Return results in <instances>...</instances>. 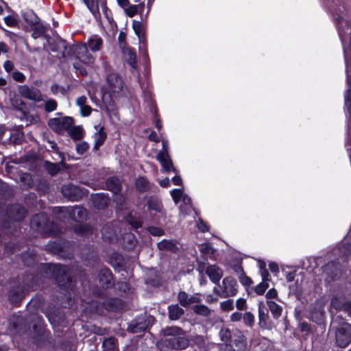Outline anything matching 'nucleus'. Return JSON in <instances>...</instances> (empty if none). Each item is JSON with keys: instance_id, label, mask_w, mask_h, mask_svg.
Segmentation results:
<instances>
[{"instance_id": "obj_1", "label": "nucleus", "mask_w": 351, "mask_h": 351, "mask_svg": "<svg viewBox=\"0 0 351 351\" xmlns=\"http://www.w3.org/2000/svg\"><path fill=\"white\" fill-rule=\"evenodd\" d=\"M163 333L166 337L162 340L161 344L170 348L183 350L189 345V341L180 328L176 326L168 327L164 329Z\"/></svg>"}, {"instance_id": "obj_2", "label": "nucleus", "mask_w": 351, "mask_h": 351, "mask_svg": "<svg viewBox=\"0 0 351 351\" xmlns=\"http://www.w3.org/2000/svg\"><path fill=\"white\" fill-rule=\"evenodd\" d=\"M171 195L175 204H178L180 202H182V204L180 205V209L182 213L187 214L191 210L192 206L191 198L186 195L182 189H173L171 191Z\"/></svg>"}, {"instance_id": "obj_3", "label": "nucleus", "mask_w": 351, "mask_h": 351, "mask_svg": "<svg viewBox=\"0 0 351 351\" xmlns=\"http://www.w3.org/2000/svg\"><path fill=\"white\" fill-rule=\"evenodd\" d=\"M48 125L53 131L61 134L66 131L73 125V118L71 117H58L50 119Z\"/></svg>"}, {"instance_id": "obj_4", "label": "nucleus", "mask_w": 351, "mask_h": 351, "mask_svg": "<svg viewBox=\"0 0 351 351\" xmlns=\"http://www.w3.org/2000/svg\"><path fill=\"white\" fill-rule=\"evenodd\" d=\"M107 93H104L103 99L107 97V94H109V97H111L112 95H115L118 94L123 88V80L115 73H110L107 77Z\"/></svg>"}, {"instance_id": "obj_5", "label": "nucleus", "mask_w": 351, "mask_h": 351, "mask_svg": "<svg viewBox=\"0 0 351 351\" xmlns=\"http://www.w3.org/2000/svg\"><path fill=\"white\" fill-rule=\"evenodd\" d=\"M336 341L338 346L346 347L351 342V325L343 324L336 331Z\"/></svg>"}, {"instance_id": "obj_6", "label": "nucleus", "mask_w": 351, "mask_h": 351, "mask_svg": "<svg viewBox=\"0 0 351 351\" xmlns=\"http://www.w3.org/2000/svg\"><path fill=\"white\" fill-rule=\"evenodd\" d=\"M74 53L77 58L85 64L91 65L95 61V57L89 53L86 43L76 45Z\"/></svg>"}, {"instance_id": "obj_7", "label": "nucleus", "mask_w": 351, "mask_h": 351, "mask_svg": "<svg viewBox=\"0 0 351 351\" xmlns=\"http://www.w3.org/2000/svg\"><path fill=\"white\" fill-rule=\"evenodd\" d=\"M132 27L139 40V51L145 58H148L147 43L145 38V23H132Z\"/></svg>"}, {"instance_id": "obj_8", "label": "nucleus", "mask_w": 351, "mask_h": 351, "mask_svg": "<svg viewBox=\"0 0 351 351\" xmlns=\"http://www.w3.org/2000/svg\"><path fill=\"white\" fill-rule=\"evenodd\" d=\"M221 297L228 298L237 294V285L236 280L232 277H226L222 281L221 286Z\"/></svg>"}, {"instance_id": "obj_9", "label": "nucleus", "mask_w": 351, "mask_h": 351, "mask_svg": "<svg viewBox=\"0 0 351 351\" xmlns=\"http://www.w3.org/2000/svg\"><path fill=\"white\" fill-rule=\"evenodd\" d=\"M62 195L71 201H78L84 194V191L78 186L65 184L62 188Z\"/></svg>"}, {"instance_id": "obj_10", "label": "nucleus", "mask_w": 351, "mask_h": 351, "mask_svg": "<svg viewBox=\"0 0 351 351\" xmlns=\"http://www.w3.org/2000/svg\"><path fill=\"white\" fill-rule=\"evenodd\" d=\"M19 94L29 100L39 101L43 99L40 91L35 88L27 85H21L18 88Z\"/></svg>"}, {"instance_id": "obj_11", "label": "nucleus", "mask_w": 351, "mask_h": 351, "mask_svg": "<svg viewBox=\"0 0 351 351\" xmlns=\"http://www.w3.org/2000/svg\"><path fill=\"white\" fill-rule=\"evenodd\" d=\"M337 29L343 45L346 40L349 39V46L346 50L348 51L349 57H351V23H338Z\"/></svg>"}, {"instance_id": "obj_12", "label": "nucleus", "mask_w": 351, "mask_h": 351, "mask_svg": "<svg viewBox=\"0 0 351 351\" xmlns=\"http://www.w3.org/2000/svg\"><path fill=\"white\" fill-rule=\"evenodd\" d=\"M147 211L152 217L157 214L164 215L165 213L160 199L156 197H151L147 201Z\"/></svg>"}, {"instance_id": "obj_13", "label": "nucleus", "mask_w": 351, "mask_h": 351, "mask_svg": "<svg viewBox=\"0 0 351 351\" xmlns=\"http://www.w3.org/2000/svg\"><path fill=\"white\" fill-rule=\"evenodd\" d=\"M121 49L124 56L125 60L128 62V64L133 69H136V53L135 51L130 47L126 46L125 43H121Z\"/></svg>"}, {"instance_id": "obj_14", "label": "nucleus", "mask_w": 351, "mask_h": 351, "mask_svg": "<svg viewBox=\"0 0 351 351\" xmlns=\"http://www.w3.org/2000/svg\"><path fill=\"white\" fill-rule=\"evenodd\" d=\"M178 300L180 305L184 307H187L192 304L199 303L201 302V298L198 293L194 294L193 295H189L184 291H180L178 293Z\"/></svg>"}, {"instance_id": "obj_15", "label": "nucleus", "mask_w": 351, "mask_h": 351, "mask_svg": "<svg viewBox=\"0 0 351 351\" xmlns=\"http://www.w3.org/2000/svg\"><path fill=\"white\" fill-rule=\"evenodd\" d=\"M51 269H52L56 274V278L58 283L60 286H65V279L68 280V276L66 275V267L62 265H53L51 267Z\"/></svg>"}, {"instance_id": "obj_16", "label": "nucleus", "mask_w": 351, "mask_h": 351, "mask_svg": "<svg viewBox=\"0 0 351 351\" xmlns=\"http://www.w3.org/2000/svg\"><path fill=\"white\" fill-rule=\"evenodd\" d=\"M60 210L62 212L68 213L69 215H73L72 217L75 221L82 220L85 219L87 215L86 210L80 206H76L73 208H61Z\"/></svg>"}, {"instance_id": "obj_17", "label": "nucleus", "mask_w": 351, "mask_h": 351, "mask_svg": "<svg viewBox=\"0 0 351 351\" xmlns=\"http://www.w3.org/2000/svg\"><path fill=\"white\" fill-rule=\"evenodd\" d=\"M206 274L215 284H219L223 276L222 270L216 265H208L206 269Z\"/></svg>"}, {"instance_id": "obj_18", "label": "nucleus", "mask_w": 351, "mask_h": 351, "mask_svg": "<svg viewBox=\"0 0 351 351\" xmlns=\"http://www.w3.org/2000/svg\"><path fill=\"white\" fill-rule=\"evenodd\" d=\"M156 158L161 164L165 171L169 172L171 170L175 171L172 161L168 153L158 152Z\"/></svg>"}, {"instance_id": "obj_19", "label": "nucleus", "mask_w": 351, "mask_h": 351, "mask_svg": "<svg viewBox=\"0 0 351 351\" xmlns=\"http://www.w3.org/2000/svg\"><path fill=\"white\" fill-rule=\"evenodd\" d=\"M76 104L80 109V114L82 117H88L92 112V108L87 104V98L85 96H81L76 100Z\"/></svg>"}, {"instance_id": "obj_20", "label": "nucleus", "mask_w": 351, "mask_h": 351, "mask_svg": "<svg viewBox=\"0 0 351 351\" xmlns=\"http://www.w3.org/2000/svg\"><path fill=\"white\" fill-rule=\"evenodd\" d=\"M112 274L108 269H103L99 274V280L103 288H108L112 285Z\"/></svg>"}, {"instance_id": "obj_21", "label": "nucleus", "mask_w": 351, "mask_h": 351, "mask_svg": "<svg viewBox=\"0 0 351 351\" xmlns=\"http://www.w3.org/2000/svg\"><path fill=\"white\" fill-rule=\"evenodd\" d=\"M87 47L89 48L93 52H96L101 50L103 45V40L101 38L98 36L94 35L88 39Z\"/></svg>"}, {"instance_id": "obj_22", "label": "nucleus", "mask_w": 351, "mask_h": 351, "mask_svg": "<svg viewBox=\"0 0 351 351\" xmlns=\"http://www.w3.org/2000/svg\"><path fill=\"white\" fill-rule=\"evenodd\" d=\"M95 129L97 132L93 136L95 140L94 148L95 149H98L99 147L104 143L106 138V134L102 127L96 126Z\"/></svg>"}, {"instance_id": "obj_23", "label": "nucleus", "mask_w": 351, "mask_h": 351, "mask_svg": "<svg viewBox=\"0 0 351 351\" xmlns=\"http://www.w3.org/2000/svg\"><path fill=\"white\" fill-rule=\"evenodd\" d=\"M102 237L109 242H114L117 239L116 231L110 226L104 227L101 230Z\"/></svg>"}, {"instance_id": "obj_24", "label": "nucleus", "mask_w": 351, "mask_h": 351, "mask_svg": "<svg viewBox=\"0 0 351 351\" xmlns=\"http://www.w3.org/2000/svg\"><path fill=\"white\" fill-rule=\"evenodd\" d=\"M106 186L118 197L117 193L121 191L120 180L117 178H110L106 181Z\"/></svg>"}, {"instance_id": "obj_25", "label": "nucleus", "mask_w": 351, "mask_h": 351, "mask_svg": "<svg viewBox=\"0 0 351 351\" xmlns=\"http://www.w3.org/2000/svg\"><path fill=\"white\" fill-rule=\"evenodd\" d=\"M47 42L49 45V50L54 52L59 51L63 53V51L65 48V42L64 40H62L60 39H58L56 40L49 39L47 40Z\"/></svg>"}, {"instance_id": "obj_26", "label": "nucleus", "mask_w": 351, "mask_h": 351, "mask_svg": "<svg viewBox=\"0 0 351 351\" xmlns=\"http://www.w3.org/2000/svg\"><path fill=\"white\" fill-rule=\"evenodd\" d=\"M21 16L24 22H40L36 14L31 9L22 10Z\"/></svg>"}, {"instance_id": "obj_27", "label": "nucleus", "mask_w": 351, "mask_h": 351, "mask_svg": "<svg viewBox=\"0 0 351 351\" xmlns=\"http://www.w3.org/2000/svg\"><path fill=\"white\" fill-rule=\"evenodd\" d=\"M108 202V198L104 193L97 194L93 197V203L95 206L99 209L107 206Z\"/></svg>"}, {"instance_id": "obj_28", "label": "nucleus", "mask_w": 351, "mask_h": 351, "mask_svg": "<svg viewBox=\"0 0 351 351\" xmlns=\"http://www.w3.org/2000/svg\"><path fill=\"white\" fill-rule=\"evenodd\" d=\"M184 314V310L178 304L169 306V316L171 319H178Z\"/></svg>"}, {"instance_id": "obj_29", "label": "nucleus", "mask_w": 351, "mask_h": 351, "mask_svg": "<svg viewBox=\"0 0 351 351\" xmlns=\"http://www.w3.org/2000/svg\"><path fill=\"white\" fill-rule=\"evenodd\" d=\"M281 270L287 282H292L295 279L296 269L289 265H281Z\"/></svg>"}, {"instance_id": "obj_30", "label": "nucleus", "mask_w": 351, "mask_h": 351, "mask_svg": "<svg viewBox=\"0 0 351 351\" xmlns=\"http://www.w3.org/2000/svg\"><path fill=\"white\" fill-rule=\"evenodd\" d=\"M267 304L274 318L278 319L281 315L282 307L274 301H267Z\"/></svg>"}, {"instance_id": "obj_31", "label": "nucleus", "mask_w": 351, "mask_h": 351, "mask_svg": "<svg viewBox=\"0 0 351 351\" xmlns=\"http://www.w3.org/2000/svg\"><path fill=\"white\" fill-rule=\"evenodd\" d=\"M46 221V216L44 214H38L32 217L30 221L31 227L33 228H40Z\"/></svg>"}, {"instance_id": "obj_32", "label": "nucleus", "mask_w": 351, "mask_h": 351, "mask_svg": "<svg viewBox=\"0 0 351 351\" xmlns=\"http://www.w3.org/2000/svg\"><path fill=\"white\" fill-rule=\"evenodd\" d=\"M136 188L140 192H145L150 189V184L144 177H139L136 181Z\"/></svg>"}, {"instance_id": "obj_33", "label": "nucleus", "mask_w": 351, "mask_h": 351, "mask_svg": "<svg viewBox=\"0 0 351 351\" xmlns=\"http://www.w3.org/2000/svg\"><path fill=\"white\" fill-rule=\"evenodd\" d=\"M32 25H32V28L33 29V32H32L33 38H37L42 36L43 35H45V36H46V35L45 34V28L43 23H32Z\"/></svg>"}, {"instance_id": "obj_34", "label": "nucleus", "mask_w": 351, "mask_h": 351, "mask_svg": "<svg viewBox=\"0 0 351 351\" xmlns=\"http://www.w3.org/2000/svg\"><path fill=\"white\" fill-rule=\"evenodd\" d=\"M344 56H345L346 74H347L346 82H347L348 85L350 86V82H351V57H349L348 51L345 48H344Z\"/></svg>"}, {"instance_id": "obj_35", "label": "nucleus", "mask_w": 351, "mask_h": 351, "mask_svg": "<svg viewBox=\"0 0 351 351\" xmlns=\"http://www.w3.org/2000/svg\"><path fill=\"white\" fill-rule=\"evenodd\" d=\"M69 135L75 140H79L82 138L83 130L80 126H71L67 130Z\"/></svg>"}, {"instance_id": "obj_36", "label": "nucleus", "mask_w": 351, "mask_h": 351, "mask_svg": "<svg viewBox=\"0 0 351 351\" xmlns=\"http://www.w3.org/2000/svg\"><path fill=\"white\" fill-rule=\"evenodd\" d=\"M351 238V231L349 232L348 234L346 236L345 240L343 241L339 250L341 253L343 255L346 256L351 253V244L348 243Z\"/></svg>"}, {"instance_id": "obj_37", "label": "nucleus", "mask_w": 351, "mask_h": 351, "mask_svg": "<svg viewBox=\"0 0 351 351\" xmlns=\"http://www.w3.org/2000/svg\"><path fill=\"white\" fill-rule=\"evenodd\" d=\"M143 8V3H139L138 5H128V6L124 8V10L127 16L132 17L138 12L139 8L142 9Z\"/></svg>"}, {"instance_id": "obj_38", "label": "nucleus", "mask_w": 351, "mask_h": 351, "mask_svg": "<svg viewBox=\"0 0 351 351\" xmlns=\"http://www.w3.org/2000/svg\"><path fill=\"white\" fill-rule=\"evenodd\" d=\"M90 12L96 17L99 14V7L97 0H82Z\"/></svg>"}, {"instance_id": "obj_39", "label": "nucleus", "mask_w": 351, "mask_h": 351, "mask_svg": "<svg viewBox=\"0 0 351 351\" xmlns=\"http://www.w3.org/2000/svg\"><path fill=\"white\" fill-rule=\"evenodd\" d=\"M106 306L108 309L115 311L120 310L123 306V304L121 300L113 298L108 302Z\"/></svg>"}, {"instance_id": "obj_40", "label": "nucleus", "mask_w": 351, "mask_h": 351, "mask_svg": "<svg viewBox=\"0 0 351 351\" xmlns=\"http://www.w3.org/2000/svg\"><path fill=\"white\" fill-rule=\"evenodd\" d=\"M193 309L195 313L205 317L208 316L211 312L210 308L203 304L195 305Z\"/></svg>"}, {"instance_id": "obj_41", "label": "nucleus", "mask_w": 351, "mask_h": 351, "mask_svg": "<svg viewBox=\"0 0 351 351\" xmlns=\"http://www.w3.org/2000/svg\"><path fill=\"white\" fill-rule=\"evenodd\" d=\"M258 318L260 325L261 326H265L268 318V315L267 313L265 312L263 303H260L258 305Z\"/></svg>"}, {"instance_id": "obj_42", "label": "nucleus", "mask_w": 351, "mask_h": 351, "mask_svg": "<svg viewBox=\"0 0 351 351\" xmlns=\"http://www.w3.org/2000/svg\"><path fill=\"white\" fill-rule=\"evenodd\" d=\"M146 328V324L141 322H136L135 324H131L128 326V330L131 332L136 333L145 330Z\"/></svg>"}, {"instance_id": "obj_43", "label": "nucleus", "mask_w": 351, "mask_h": 351, "mask_svg": "<svg viewBox=\"0 0 351 351\" xmlns=\"http://www.w3.org/2000/svg\"><path fill=\"white\" fill-rule=\"evenodd\" d=\"M11 105L17 110H21L24 106L23 101L17 95H14L10 97Z\"/></svg>"}, {"instance_id": "obj_44", "label": "nucleus", "mask_w": 351, "mask_h": 351, "mask_svg": "<svg viewBox=\"0 0 351 351\" xmlns=\"http://www.w3.org/2000/svg\"><path fill=\"white\" fill-rule=\"evenodd\" d=\"M344 299L341 297H335L332 300L331 306L335 309H346V305L343 304Z\"/></svg>"}, {"instance_id": "obj_45", "label": "nucleus", "mask_w": 351, "mask_h": 351, "mask_svg": "<svg viewBox=\"0 0 351 351\" xmlns=\"http://www.w3.org/2000/svg\"><path fill=\"white\" fill-rule=\"evenodd\" d=\"M158 247L160 250H173L175 245L171 241L163 240L158 243Z\"/></svg>"}, {"instance_id": "obj_46", "label": "nucleus", "mask_w": 351, "mask_h": 351, "mask_svg": "<svg viewBox=\"0 0 351 351\" xmlns=\"http://www.w3.org/2000/svg\"><path fill=\"white\" fill-rule=\"evenodd\" d=\"M200 251L206 256H211L214 255L215 250L209 244H202L200 247Z\"/></svg>"}, {"instance_id": "obj_47", "label": "nucleus", "mask_w": 351, "mask_h": 351, "mask_svg": "<svg viewBox=\"0 0 351 351\" xmlns=\"http://www.w3.org/2000/svg\"><path fill=\"white\" fill-rule=\"evenodd\" d=\"M104 348L107 350H113L116 348V342L114 338H108L103 342Z\"/></svg>"}, {"instance_id": "obj_48", "label": "nucleus", "mask_w": 351, "mask_h": 351, "mask_svg": "<svg viewBox=\"0 0 351 351\" xmlns=\"http://www.w3.org/2000/svg\"><path fill=\"white\" fill-rule=\"evenodd\" d=\"M220 308L223 311H230L234 309V302L232 300H227L220 303Z\"/></svg>"}, {"instance_id": "obj_49", "label": "nucleus", "mask_w": 351, "mask_h": 351, "mask_svg": "<svg viewBox=\"0 0 351 351\" xmlns=\"http://www.w3.org/2000/svg\"><path fill=\"white\" fill-rule=\"evenodd\" d=\"M260 273L262 277V282L268 283L271 280L270 275L268 271L265 269V263L261 264Z\"/></svg>"}, {"instance_id": "obj_50", "label": "nucleus", "mask_w": 351, "mask_h": 351, "mask_svg": "<svg viewBox=\"0 0 351 351\" xmlns=\"http://www.w3.org/2000/svg\"><path fill=\"white\" fill-rule=\"evenodd\" d=\"M12 210H16L19 213L17 215H14L10 213L11 217L14 220H20L24 217L25 210L23 208L19 206H14L11 208Z\"/></svg>"}, {"instance_id": "obj_51", "label": "nucleus", "mask_w": 351, "mask_h": 351, "mask_svg": "<svg viewBox=\"0 0 351 351\" xmlns=\"http://www.w3.org/2000/svg\"><path fill=\"white\" fill-rule=\"evenodd\" d=\"M57 108V103L54 99H50L45 101V109L47 112L54 111Z\"/></svg>"}, {"instance_id": "obj_52", "label": "nucleus", "mask_w": 351, "mask_h": 351, "mask_svg": "<svg viewBox=\"0 0 351 351\" xmlns=\"http://www.w3.org/2000/svg\"><path fill=\"white\" fill-rule=\"evenodd\" d=\"M345 107L350 112L351 110V89L349 88L344 95Z\"/></svg>"}, {"instance_id": "obj_53", "label": "nucleus", "mask_w": 351, "mask_h": 351, "mask_svg": "<svg viewBox=\"0 0 351 351\" xmlns=\"http://www.w3.org/2000/svg\"><path fill=\"white\" fill-rule=\"evenodd\" d=\"M123 239L127 240V241L128 242V245L126 246L127 248L131 249L135 245L136 239L134 234L131 233L125 234Z\"/></svg>"}, {"instance_id": "obj_54", "label": "nucleus", "mask_w": 351, "mask_h": 351, "mask_svg": "<svg viewBox=\"0 0 351 351\" xmlns=\"http://www.w3.org/2000/svg\"><path fill=\"white\" fill-rule=\"evenodd\" d=\"M269 287V284L265 282H261L255 288V292L258 295H263Z\"/></svg>"}, {"instance_id": "obj_55", "label": "nucleus", "mask_w": 351, "mask_h": 351, "mask_svg": "<svg viewBox=\"0 0 351 351\" xmlns=\"http://www.w3.org/2000/svg\"><path fill=\"white\" fill-rule=\"evenodd\" d=\"M243 318L244 323L247 326H252L253 325L254 322V317L250 312L245 313L243 315Z\"/></svg>"}, {"instance_id": "obj_56", "label": "nucleus", "mask_w": 351, "mask_h": 351, "mask_svg": "<svg viewBox=\"0 0 351 351\" xmlns=\"http://www.w3.org/2000/svg\"><path fill=\"white\" fill-rule=\"evenodd\" d=\"M221 339L223 341H228L230 339L231 332L228 328H221L219 332Z\"/></svg>"}, {"instance_id": "obj_57", "label": "nucleus", "mask_w": 351, "mask_h": 351, "mask_svg": "<svg viewBox=\"0 0 351 351\" xmlns=\"http://www.w3.org/2000/svg\"><path fill=\"white\" fill-rule=\"evenodd\" d=\"M148 231L151 234L154 236H161L165 233L162 228L154 226L149 227Z\"/></svg>"}, {"instance_id": "obj_58", "label": "nucleus", "mask_w": 351, "mask_h": 351, "mask_svg": "<svg viewBox=\"0 0 351 351\" xmlns=\"http://www.w3.org/2000/svg\"><path fill=\"white\" fill-rule=\"evenodd\" d=\"M235 304L237 308L239 311H243L247 308L246 300L243 298L237 299Z\"/></svg>"}, {"instance_id": "obj_59", "label": "nucleus", "mask_w": 351, "mask_h": 351, "mask_svg": "<svg viewBox=\"0 0 351 351\" xmlns=\"http://www.w3.org/2000/svg\"><path fill=\"white\" fill-rule=\"evenodd\" d=\"M47 169L51 175H55L60 171V167L58 164L49 163Z\"/></svg>"}, {"instance_id": "obj_60", "label": "nucleus", "mask_w": 351, "mask_h": 351, "mask_svg": "<svg viewBox=\"0 0 351 351\" xmlns=\"http://www.w3.org/2000/svg\"><path fill=\"white\" fill-rule=\"evenodd\" d=\"M25 117L26 119V121L29 123H36L39 121L40 118L38 114H25Z\"/></svg>"}, {"instance_id": "obj_61", "label": "nucleus", "mask_w": 351, "mask_h": 351, "mask_svg": "<svg viewBox=\"0 0 351 351\" xmlns=\"http://www.w3.org/2000/svg\"><path fill=\"white\" fill-rule=\"evenodd\" d=\"M239 278L240 282L244 286L250 285L252 283L251 279L249 277H247V276H245V274L244 273H242L239 276Z\"/></svg>"}, {"instance_id": "obj_62", "label": "nucleus", "mask_w": 351, "mask_h": 351, "mask_svg": "<svg viewBox=\"0 0 351 351\" xmlns=\"http://www.w3.org/2000/svg\"><path fill=\"white\" fill-rule=\"evenodd\" d=\"M88 148V145L86 143H82L77 145L76 150L80 154H84Z\"/></svg>"}, {"instance_id": "obj_63", "label": "nucleus", "mask_w": 351, "mask_h": 351, "mask_svg": "<svg viewBox=\"0 0 351 351\" xmlns=\"http://www.w3.org/2000/svg\"><path fill=\"white\" fill-rule=\"evenodd\" d=\"M50 147L52 149H53L56 152V154L59 156V158L61 159V161H63L64 160V156L63 153L60 152L58 150V147L56 144L54 142H49Z\"/></svg>"}, {"instance_id": "obj_64", "label": "nucleus", "mask_w": 351, "mask_h": 351, "mask_svg": "<svg viewBox=\"0 0 351 351\" xmlns=\"http://www.w3.org/2000/svg\"><path fill=\"white\" fill-rule=\"evenodd\" d=\"M269 270L274 274L277 275L279 271V267L277 263L274 262H271L269 264Z\"/></svg>"}]
</instances>
